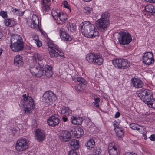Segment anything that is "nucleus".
I'll list each match as a JSON object with an SVG mask.
<instances>
[{"label":"nucleus","instance_id":"f257e3e1","mask_svg":"<svg viewBox=\"0 0 155 155\" xmlns=\"http://www.w3.org/2000/svg\"><path fill=\"white\" fill-rule=\"evenodd\" d=\"M79 28L82 35L86 37L92 38L98 36L99 33L95 26L89 21H85L81 23Z\"/></svg>","mask_w":155,"mask_h":155},{"label":"nucleus","instance_id":"f03ea898","mask_svg":"<svg viewBox=\"0 0 155 155\" xmlns=\"http://www.w3.org/2000/svg\"><path fill=\"white\" fill-rule=\"evenodd\" d=\"M137 96L149 107L155 108V99L153 98L149 91L142 88L137 92Z\"/></svg>","mask_w":155,"mask_h":155},{"label":"nucleus","instance_id":"7ed1b4c3","mask_svg":"<svg viewBox=\"0 0 155 155\" xmlns=\"http://www.w3.org/2000/svg\"><path fill=\"white\" fill-rule=\"evenodd\" d=\"M109 15L104 12L101 15V18L95 22L96 26L99 31L104 32L107 31L110 25Z\"/></svg>","mask_w":155,"mask_h":155},{"label":"nucleus","instance_id":"20e7f679","mask_svg":"<svg viewBox=\"0 0 155 155\" xmlns=\"http://www.w3.org/2000/svg\"><path fill=\"white\" fill-rule=\"evenodd\" d=\"M29 94L28 95L23 94L22 96L23 99H22L20 103V106L22 107L24 111L26 114H29L30 112L33 110L34 108L35 104L34 100L31 97H29Z\"/></svg>","mask_w":155,"mask_h":155},{"label":"nucleus","instance_id":"39448f33","mask_svg":"<svg viewBox=\"0 0 155 155\" xmlns=\"http://www.w3.org/2000/svg\"><path fill=\"white\" fill-rule=\"evenodd\" d=\"M10 47L14 52H18L22 51L24 48V42L22 38L17 34L11 36Z\"/></svg>","mask_w":155,"mask_h":155},{"label":"nucleus","instance_id":"423d86ee","mask_svg":"<svg viewBox=\"0 0 155 155\" xmlns=\"http://www.w3.org/2000/svg\"><path fill=\"white\" fill-rule=\"evenodd\" d=\"M48 50L51 58H56L58 56L64 57V54L57 45L54 43L52 41L50 40L48 42Z\"/></svg>","mask_w":155,"mask_h":155},{"label":"nucleus","instance_id":"0eeeda50","mask_svg":"<svg viewBox=\"0 0 155 155\" xmlns=\"http://www.w3.org/2000/svg\"><path fill=\"white\" fill-rule=\"evenodd\" d=\"M86 59L90 64L99 65L102 64L103 62V59L102 55L94 53H89L86 55Z\"/></svg>","mask_w":155,"mask_h":155},{"label":"nucleus","instance_id":"6e6552de","mask_svg":"<svg viewBox=\"0 0 155 155\" xmlns=\"http://www.w3.org/2000/svg\"><path fill=\"white\" fill-rule=\"evenodd\" d=\"M118 39L120 45H128L132 41L131 35L129 32L120 31L118 33Z\"/></svg>","mask_w":155,"mask_h":155},{"label":"nucleus","instance_id":"1a4fd4ad","mask_svg":"<svg viewBox=\"0 0 155 155\" xmlns=\"http://www.w3.org/2000/svg\"><path fill=\"white\" fill-rule=\"evenodd\" d=\"M43 101L46 106L51 105L56 100V95L52 91H49L45 92L43 96Z\"/></svg>","mask_w":155,"mask_h":155},{"label":"nucleus","instance_id":"9d476101","mask_svg":"<svg viewBox=\"0 0 155 155\" xmlns=\"http://www.w3.org/2000/svg\"><path fill=\"white\" fill-rule=\"evenodd\" d=\"M113 64L115 67L119 69H125L130 66V62L126 59H116L112 60Z\"/></svg>","mask_w":155,"mask_h":155},{"label":"nucleus","instance_id":"9b49d317","mask_svg":"<svg viewBox=\"0 0 155 155\" xmlns=\"http://www.w3.org/2000/svg\"><path fill=\"white\" fill-rule=\"evenodd\" d=\"M29 143L26 139L22 138L17 140L15 145V150L18 152H22L28 147Z\"/></svg>","mask_w":155,"mask_h":155},{"label":"nucleus","instance_id":"f8f14e48","mask_svg":"<svg viewBox=\"0 0 155 155\" xmlns=\"http://www.w3.org/2000/svg\"><path fill=\"white\" fill-rule=\"evenodd\" d=\"M30 66V71L31 74L37 77H41L44 74V67L41 68L39 65L34 63Z\"/></svg>","mask_w":155,"mask_h":155},{"label":"nucleus","instance_id":"ddd939ff","mask_svg":"<svg viewBox=\"0 0 155 155\" xmlns=\"http://www.w3.org/2000/svg\"><path fill=\"white\" fill-rule=\"evenodd\" d=\"M142 61L146 65H150L153 64L154 59L153 54L151 52H147L144 53Z\"/></svg>","mask_w":155,"mask_h":155},{"label":"nucleus","instance_id":"4468645a","mask_svg":"<svg viewBox=\"0 0 155 155\" xmlns=\"http://www.w3.org/2000/svg\"><path fill=\"white\" fill-rule=\"evenodd\" d=\"M33 60L34 63L39 65L41 68L44 67V63L43 61H45L44 60V56L41 54L38 53H35L33 57Z\"/></svg>","mask_w":155,"mask_h":155},{"label":"nucleus","instance_id":"2eb2a0df","mask_svg":"<svg viewBox=\"0 0 155 155\" xmlns=\"http://www.w3.org/2000/svg\"><path fill=\"white\" fill-rule=\"evenodd\" d=\"M46 138V134L45 131L39 128L37 129L35 131V138L38 142L44 141Z\"/></svg>","mask_w":155,"mask_h":155},{"label":"nucleus","instance_id":"dca6fc26","mask_svg":"<svg viewBox=\"0 0 155 155\" xmlns=\"http://www.w3.org/2000/svg\"><path fill=\"white\" fill-rule=\"evenodd\" d=\"M60 120L58 116L56 115L51 116L47 119V122L49 126L55 127L59 124Z\"/></svg>","mask_w":155,"mask_h":155},{"label":"nucleus","instance_id":"f3484780","mask_svg":"<svg viewBox=\"0 0 155 155\" xmlns=\"http://www.w3.org/2000/svg\"><path fill=\"white\" fill-rule=\"evenodd\" d=\"M108 152L109 155H119V150L117 149V146L114 143H111L109 144L108 147Z\"/></svg>","mask_w":155,"mask_h":155},{"label":"nucleus","instance_id":"a211bd4d","mask_svg":"<svg viewBox=\"0 0 155 155\" xmlns=\"http://www.w3.org/2000/svg\"><path fill=\"white\" fill-rule=\"evenodd\" d=\"M60 37L61 39L64 41H68L72 39V37L68 34L64 28H61L59 31Z\"/></svg>","mask_w":155,"mask_h":155},{"label":"nucleus","instance_id":"6ab92c4d","mask_svg":"<svg viewBox=\"0 0 155 155\" xmlns=\"http://www.w3.org/2000/svg\"><path fill=\"white\" fill-rule=\"evenodd\" d=\"M51 0H42L41 10L43 13L47 14L50 10V7L48 3Z\"/></svg>","mask_w":155,"mask_h":155},{"label":"nucleus","instance_id":"aec40b11","mask_svg":"<svg viewBox=\"0 0 155 155\" xmlns=\"http://www.w3.org/2000/svg\"><path fill=\"white\" fill-rule=\"evenodd\" d=\"M14 64L15 66L18 67L22 66L24 64L23 57L19 55L15 56L14 58Z\"/></svg>","mask_w":155,"mask_h":155},{"label":"nucleus","instance_id":"412c9836","mask_svg":"<svg viewBox=\"0 0 155 155\" xmlns=\"http://www.w3.org/2000/svg\"><path fill=\"white\" fill-rule=\"evenodd\" d=\"M131 81L132 85L137 88H141L143 85V84L142 81L138 78H132L131 79Z\"/></svg>","mask_w":155,"mask_h":155},{"label":"nucleus","instance_id":"4be33fe9","mask_svg":"<svg viewBox=\"0 0 155 155\" xmlns=\"http://www.w3.org/2000/svg\"><path fill=\"white\" fill-rule=\"evenodd\" d=\"M31 24L30 25V27L33 28H35L39 27V20L38 17L35 15H34L32 16Z\"/></svg>","mask_w":155,"mask_h":155},{"label":"nucleus","instance_id":"5701e85b","mask_svg":"<svg viewBox=\"0 0 155 155\" xmlns=\"http://www.w3.org/2000/svg\"><path fill=\"white\" fill-rule=\"evenodd\" d=\"M53 68L50 65H47L45 66V70H44V73H45V75L47 78L51 77L53 74L52 71Z\"/></svg>","mask_w":155,"mask_h":155},{"label":"nucleus","instance_id":"b1692460","mask_svg":"<svg viewBox=\"0 0 155 155\" xmlns=\"http://www.w3.org/2000/svg\"><path fill=\"white\" fill-rule=\"evenodd\" d=\"M83 120V118L79 116H73L71 117V121L74 124L80 125Z\"/></svg>","mask_w":155,"mask_h":155},{"label":"nucleus","instance_id":"393cba45","mask_svg":"<svg viewBox=\"0 0 155 155\" xmlns=\"http://www.w3.org/2000/svg\"><path fill=\"white\" fill-rule=\"evenodd\" d=\"M61 112L62 115L65 117L70 116L72 114V111L66 107H62L60 108Z\"/></svg>","mask_w":155,"mask_h":155},{"label":"nucleus","instance_id":"a878e982","mask_svg":"<svg viewBox=\"0 0 155 155\" xmlns=\"http://www.w3.org/2000/svg\"><path fill=\"white\" fill-rule=\"evenodd\" d=\"M69 145L71 148H73L75 150L78 149L79 147V142L77 140L72 139L69 143Z\"/></svg>","mask_w":155,"mask_h":155},{"label":"nucleus","instance_id":"bb28decb","mask_svg":"<svg viewBox=\"0 0 155 155\" xmlns=\"http://www.w3.org/2000/svg\"><path fill=\"white\" fill-rule=\"evenodd\" d=\"M61 140L63 142H66L69 140L71 138L70 133L67 131H63L61 135Z\"/></svg>","mask_w":155,"mask_h":155},{"label":"nucleus","instance_id":"cd10ccee","mask_svg":"<svg viewBox=\"0 0 155 155\" xmlns=\"http://www.w3.org/2000/svg\"><path fill=\"white\" fill-rule=\"evenodd\" d=\"M73 134L75 137L79 138L83 135L84 131L81 128L79 127L75 129Z\"/></svg>","mask_w":155,"mask_h":155},{"label":"nucleus","instance_id":"c85d7f7f","mask_svg":"<svg viewBox=\"0 0 155 155\" xmlns=\"http://www.w3.org/2000/svg\"><path fill=\"white\" fill-rule=\"evenodd\" d=\"M68 19V15L65 13H61L59 16V19L61 21V22H59L58 21H56V23L58 25H62L65 21H67Z\"/></svg>","mask_w":155,"mask_h":155},{"label":"nucleus","instance_id":"c756f323","mask_svg":"<svg viewBox=\"0 0 155 155\" xmlns=\"http://www.w3.org/2000/svg\"><path fill=\"white\" fill-rule=\"evenodd\" d=\"M4 23L7 26L12 27L16 24V21L12 18L5 19Z\"/></svg>","mask_w":155,"mask_h":155},{"label":"nucleus","instance_id":"7c9ffc66","mask_svg":"<svg viewBox=\"0 0 155 155\" xmlns=\"http://www.w3.org/2000/svg\"><path fill=\"white\" fill-rule=\"evenodd\" d=\"M95 142L93 139H90L88 140L85 145L88 149H91L94 147L95 144Z\"/></svg>","mask_w":155,"mask_h":155},{"label":"nucleus","instance_id":"2f4dec72","mask_svg":"<svg viewBox=\"0 0 155 155\" xmlns=\"http://www.w3.org/2000/svg\"><path fill=\"white\" fill-rule=\"evenodd\" d=\"M146 12L150 13H154L155 12V9L154 7L152 4L147 5L145 7Z\"/></svg>","mask_w":155,"mask_h":155},{"label":"nucleus","instance_id":"473e14b6","mask_svg":"<svg viewBox=\"0 0 155 155\" xmlns=\"http://www.w3.org/2000/svg\"><path fill=\"white\" fill-rule=\"evenodd\" d=\"M115 131L116 134L117 136L119 138H122L124 135V131L123 130V128H120V129H116Z\"/></svg>","mask_w":155,"mask_h":155},{"label":"nucleus","instance_id":"72a5a7b5","mask_svg":"<svg viewBox=\"0 0 155 155\" xmlns=\"http://www.w3.org/2000/svg\"><path fill=\"white\" fill-rule=\"evenodd\" d=\"M77 81L79 83V84H81L83 86H86L87 84V81L84 78L81 77H78L76 78Z\"/></svg>","mask_w":155,"mask_h":155},{"label":"nucleus","instance_id":"f704fd0d","mask_svg":"<svg viewBox=\"0 0 155 155\" xmlns=\"http://www.w3.org/2000/svg\"><path fill=\"white\" fill-rule=\"evenodd\" d=\"M19 9H16V8H12V11L13 13L17 15L22 16L23 15L25 11L21 12V13H20Z\"/></svg>","mask_w":155,"mask_h":155},{"label":"nucleus","instance_id":"c9c22d12","mask_svg":"<svg viewBox=\"0 0 155 155\" xmlns=\"http://www.w3.org/2000/svg\"><path fill=\"white\" fill-rule=\"evenodd\" d=\"M67 28L68 30H70L71 32H73L76 29V26L73 23H69L67 25Z\"/></svg>","mask_w":155,"mask_h":155},{"label":"nucleus","instance_id":"e433bc0d","mask_svg":"<svg viewBox=\"0 0 155 155\" xmlns=\"http://www.w3.org/2000/svg\"><path fill=\"white\" fill-rule=\"evenodd\" d=\"M35 43L36 44L38 47H40L42 45V42L38 39V37L37 36H35L33 38Z\"/></svg>","mask_w":155,"mask_h":155},{"label":"nucleus","instance_id":"4c0bfd02","mask_svg":"<svg viewBox=\"0 0 155 155\" xmlns=\"http://www.w3.org/2000/svg\"><path fill=\"white\" fill-rule=\"evenodd\" d=\"M101 151L100 147H96L93 151V155H101Z\"/></svg>","mask_w":155,"mask_h":155},{"label":"nucleus","instance_id":"58836bf2","mask_svg":"<svg viewBox=\"0 0 155 155\" xmlns=\"http://www.w3.org/2000/svg\"><path fill=\"white\" fill-rule=\"evenodd\" d=\"M75 88L78 91H82L84 90V86L81 84H77L75 86Z\"/></svg>","mask_w":155,"mask_h":155},{"label":"nucleus","instance_id":"ea45409f","mask_svg":"<svg viewBox=\"0 0 155 155\" xmlns=\"http://www.w3.org/2000/svg\"><path fill=\"white\" fill-rule=\"evenodd\" d=\"M61 13H58L55 11H53L51 12L52 16L55 20H58L59 18V16L61 14Z\"/></svg>","mask_w":155,"mask_h":155},{"label":"nucleus","instance_id":"a19ab883","mask_svg":"<svg viewBox=\"0 0 155 155\" xmlns=\"http://www.w3.org/2000/svg\"><path fill=\"white\" fill-rule=\"evenodd\" d=\"M62 4L64 8H66L69 10V12H71V8L70 5L68 4V2L66 0L64 1L62 3Z\"/></svg>","mask_w":155,"mask_h":155},{"label":"nucleus","instance_id":"79ce46f5","mask_svg":"<svg viewBox=\"0 0 155 155\" xmlns=\"http://www.w3.org/2000/svg\"><path fill=\"white\" fill-rule=\"evenodd\" d=\"M84 12L87 15H90L93 12V10L91 8L86 7L84 8Z\"/></svg>","mask_w":155,"mask_h":155},{"label":"nucleus","instance_id":"37998d69","mask_svg":"<svg viewBox=\"0 0 155 155\" xmlns=\"http://www.w3.org/2000/svg\"><path fill=\"white\" fill-rule=\"evenodd\" d=\"M95 101L93 102V104L96 106V107L99 108V102L100 101V99L99 97L94 98Z\"/></svg>","mask_w":155,"mask_h":155},{"label":"nucleus","instance_id":"c03bdc74","mask_svg":"<svg viewBox=\"0 0 155 155\" xmlns=\"http://www.w3.org/2000/svg\"><path fill=\"white\" fill-rule=\"evenodd\" d=\"M139 126L137 124H136L134 123H131L130 125V128L134 130H136L137 129V128Z\"/></svg>","mask_w":155,"mask_h":155},{"label":"nucleus","instance_id":"a18cd8bd","mask_svg":"<svg viewBox=\"0 0 155 155\" xmlns=\"http://www.w3.org/2000/svg\"><path fill=\"white\" fill-rule=\"evenodd\" d=\"M113 124L114 126V130L115 131H116V129H120L122 127H120V126L119 124L116 121H115L114 122H113Z\"/></svg>","mask_w":155,"mask_h":155},{"label":"nucleus","instance_id":"49530a36","mask_svg":"<svg viewBox=\"0 0 155 155\" xmlns=\"http://www.w3.org/2000/svg\"><path fill=\"white\" fill-rule=\"evenodd\" d=\"M1 16L3 18H6L8 16L7 12L6 11H1Z\"/></svg>","mask_w":155,"mask_h":155},{"label":"nucleus","instance_id":"de8ad7c7","mask_svg":"<svg viewBox=\"0 0 155 155\" xmlns=\"http://www.w3.org/2000/svg\"><path fill=\"white\" fill-rule=\"evenodd\" d=\"M69 155H78L75 150L73 149L70 150L69 152Z\"/></svg>","mask_w":155,"mask_h":155},{"label":"nucleus","instance_id":"09e8293b","mask_svg":"<svg viewBox=\"0 0 155 155\" xmlns=\"http://www.w3.org/2000/svg\"><path fill=\"white\" fill-rule=\"evenodd\" d=\"M149 139L152 141H155V134H152L149 137Z\"/></svg>","mask_w":155,"mask_h":155},{"label":"nucleus","instance_id":"8fccbe9b","mask_svg":"<svg viewBox=\"0 0 155 155\" xmlns=\"http://www.w3.org/2000/svg\"><path fill=\"white\" fill-rule=\"evenodd\" d=\"M120 113L119 112H117L115 114L114 118H117L120 116Z\"/></svg>","mask_w":155,"mask_h":155},{"label":"nucleus","instance_id":"3c124183","mask_svg":"<svg viewBox=\"0 0 155 155\" xmlns=\"http://www.w3.org/2000/svg\"><path fill=\"white\" fill-rule=\"evenodd\" d=\"M139 127H138L137 128V129L136 130H137L140 133H142L144 130V128H139Z\"/></svg>","mask_w":155,"mask_h":155},{"label":"nucleus","instance_id":"603ef678","mask_svg":"<svg viewBox=\"0 0 155 155\" xmlns=\"http://www.w3.org/2000/svg\"><path fill=\"white\" fill-rule=\"evenodd\" d=\"M124 155H137V154L131 152L126 153Z\"/></svg>","mask_w":155,"mask_h":155},{"label":"nucleus","instance_id":"864d4df0","mask_svg":"<svg viewBox=\"0 0 155 155\" xmlns=\"http://www.w3.org/2000/svg\"><path fill=\"white\" fill-rule=\"evenodd\" d=\"M62 120L64 122H66L68 121V118L66 117H62Z\"/></svg>","mask_w":155,"mask_h":155},{"label":"nucleus","instance_id":"5fc2aeb1","mask_svg":"<svg viewBox=\"0 0 155 155\" xmlns=\"http://www.w3.org/2000/svg\"><path fill=\"white\" fill-rule=\"evenodd\" d=\"M143 136L144 137V140H146L147 139V137L146 135V134L144 133H143Z\"/></svg>","mask_w":155,"mask_h":155},{"label":"nucleus","instance_id":"6e6d98bb","mask_svg":"<svg viewBox=\"0 0 155 155\" xmlns=\"http://www.w3.org/2000/svg\"><path fill=\"white\" fill-rule=\"evenodd\" d=\"M145 1L155 3V0H145Z\"/></svg>","mask_w":155,"mask_h":155},{"label":"nucleus","instance_id":"4d7b16f0","mask_svg":"<svg viewBox=\"0 0 155 155\" xmlns=\"http://www.w3.org/2000/svg\"><path fill=\"white\" fill-rule=\"evenodd\" d=\"M84 2H88L89 1H90L91 0H83Z\"/></svg>","mask_w":155,"mask_h":155},{"label":"nucleus","instance_id":"13d9d810","mask_svg":"<svg viewBox=\"0 0 155 155\" xmlns=\"http://www.w3.org/2000/svg\"><path fill=\"white\" fill-rule=\"evenodd\" d=\"M2 48H1V54H2Z\"/></svg>","mask_w":155,"mask_h":155},{"label":"nucleus","instance_id":"bf43d9fd","mask_svg":"<svg viewBox=\"0 0 155 155\" xmlns=\"http://www.w3.org/2000/svg\"><path fill=\"white\" fill-rule=\"evenodd\" d=\"M98 16L97 15H96L95 17L96 19L98 18Z\"/></svg>","mask_w":155,"mask_h":155}]
</instances>
